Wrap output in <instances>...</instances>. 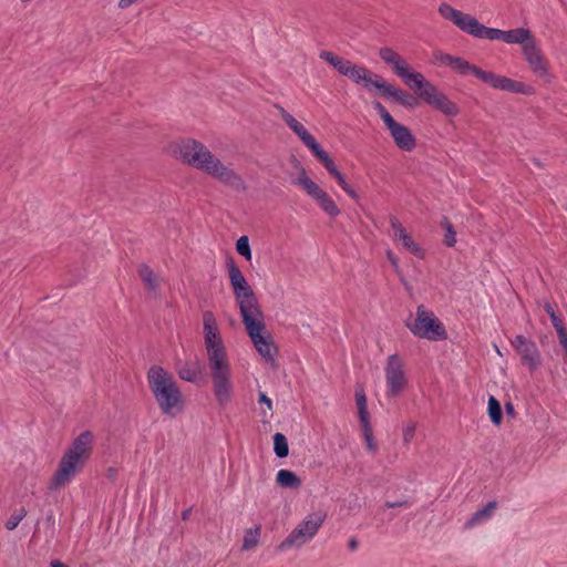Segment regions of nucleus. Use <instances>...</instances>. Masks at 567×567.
Returning a JSON list of instances; mask_svg holds the SVG:
<instances>
[{
    "label": "nucleus",
    "instance_id": "1",
    "mask_svg": "<svg viewBox=\"0 0 567 567\" xmlns=\"http://www.w3.org/2000/svg\"><path fill=\"white\" fill-rule=\"evenodd\" d=\"M226 266L228 269L229 284L238 303L246 332L258 353L266 359V361L272 362L278 349L270 333L266 330L265 313L260 308L258 298L231 255H227Z\"/></svg>",
    "mask_w": 567,
    "mask_h": 567
},
{
    "label": "nucleus",
    "instance_id": "2",
    "mask_svg": "<svg viewBox=\"0 0 567 567\" xmlns=\"http://www.w3.org/2000/svg\"><path fill=\"white\" fill-rule=\"evenodd\" d=\"M204 339L208 354V364L214 385V394L220 406H225L233 394L230 367L215 316L212 311L203 313Z\"/></svg>",
    "mask_w": 567,
    "mask_h": 567
},
{
    "label": "nucleus",
    "instance_id": "3",
    "mask_svg": "<svg viewBox=\"0 0 567 567\" xmlns=\"http://www.w3.org/2000/svg\"><path fill=\"white\" fill-rule=\"evenodd\" d=\"M173 153L184 163L205 172L235 190L247 189L241 176L225 166L202 142L183 138L174 145Z\"/></svg>",
    "mask_w": 567,
    "mask_h": 567
},
{
    "label": "nucleus",
    "instance_id": "4",
    "mask_svg": "<svg viewBox=\"0 0 567 567\" xmlns=\"http://www.w3.org/2000/svg\"><path fill=\"white\" fill-rule=\"evenodd\" d=\"M433 58L435 61L450 66L460 75L472 74L495 90L523 95H533L536 92L535 87L529 84L513 80L504 75H499L492 71L483 70L482 68L470 63L467 60L461 56H454L442 51H435L433 53Z\"/></svg>",
    "mask_w": 567,
    "mask_h": 567
},
{
    "label": "nucleus",
    "instance_id": "5",
    "mask_svg": "<svg viewBox=\"0 0 567 567\" xmlns=\"http://www.w3.org/2000/svg\"><path fill=\"white\" fill-rule=\"evenodd\" d=\"M94 434L86 430L80 433L62 455L58 468L49 483L50 491L62 488L85 467L93 454Z\"/></svg>",
    "mask_w": 567,
    "mask_h": 567
},
{
    "label": "nucleus",
    "instance_id": "6",
    "mask_svg": "<svg viewBox=\"0 0 567 567\" xmlns=\"http://www.w3.org/2000/svg\"><path fill=\"white\" fill-rule=\"evenodd\" d=\"M148 388L163 414L176 417L184 411V395L173 374L162 365H151L147 373Z\"/></svg>",
    "mask_w": 567,
    "mask_h": 567
},
{
    "label": "nucleus",
    "instance_id": "7",
    "mask_svg": "<svg viewBox=\"0 0 567 567\" xmlns=\"http://www.w3.org/2000/svg\"><path fill=\"white\" fill-rule=\"evenodd\" d=\"M406 326L414 336L422 339H429L431 341H443L447 339L444 324L433 311L426 310L423 305L416 308V318L413 322H408Z\"/></svg>",
    "mask_w": 567,
    "mask_h": 567
},
{
    "label": "nucleus",
    "instance_id": "8",
    "mask_svg": "<svg viewBox=\"0 0 567 567\" xmlns=\"http://www.w3.org/2000/svg\"><path fill=\"white\" fill-rule=\"evenodd\" d=\"M372 105L389 130L396 147L404 152H412L416 146V138L411 130L396 122L380 101L374 100Z\"/></svg>",
    "mask_w": 567,
    "mask_h": 567
},
{
    "label": "nucleus",
    "instance_id": "9",
    "mask_svg": "<svg viewBox=\"0 0 567 567\" xmlns=\"http://www.w3.org/2000/svg\"><path fill=\"white\" fill-rule=\"evenodd\" d=\"M320 58L333 66L341 75L347 76L355 84L363 85L372 72L363 65L354 64L331 51H322Z\"/></svg>",
    "mask_w": 567,
    "mask_h": 567
},
{
    "label": "nucleus",
    "instance_id": "10",
    "mask_svg": "<svg viewBox=\"0 0 567 567\" xmlns=\"http://www.w3.org/2000/svg\"><path fill=\"white\" fill-rule=\"evenodd\" d=\"M476 39H487V40H501L508 44H520L522 49L535 37L532 31L526 28H516L507 31L488 28L484 24H480V28L476 33Z\"/></svg>",
    "mask_w": 567,
    "mask_h": 567
},
{
    "label": "nucleus",
    "instance_id": "11",
    "mask_svg": "<svg viewBox=\"0 0 567 567\" xmlns=\"http://www.w3.org/2000/svg\"><path fill=\"white\" fill-rule=\"evenodd\" d=\"M403 361L398 353L389 355L385 365L389 398H396L408 385Z\"/></svg>",
    "mask_w": 567,
    "mask_h": 567
},
{
    "label": "nucleus",
    "instance_id": "12",
    "mask_svg": "<svg viewBox=\"0 0 567 567\" xmlns=\"http://www.w3.org/2000/svg\"><path fill=\"white\" fill-rule=\"evenodd\" d=\"M439 13L444 19L452 21L463 32L476 37L481 22L475 17L453 8L446 2L440 4Z\"/></svg>",
    "mask_w": 567,
    "mask_h": 567
},
{
    "label": "nucleus",
    "instance_id": "13",
    "mask_svg": "<svg viewBox=\"0 0 567 567\" xmlns=\"http://www.w3.org/2000/svg\"><path fill=\"white\" fill-rule=\"evenodd\" d=\"M355 403L358 408L359 421L362 427V434L367 444V450L377 453L378 444L374 441L373 431L370 422V413L367 405V395L361 385L355 388Z\"/></svg>",
    "mask_w": 567,
    "mask_h": 567
},
{
    "label": "nucleus",
    "instance_id": "14",
    "mask_svg": "<svg viewBox=\"0 0 567 567\" xmlns=\"http://www.w3.org/2000/svg\"><path fill=\"white\" fill-rule=\"evenodd\" d=\"M512 346L519 354L522 364L526 365L529 371L533 372L542 365L540 352L533 340L518 334L512 340Z\"/></svg>",
    "mask_w": 567,
    "mask_h": 567
},
{
    "label": "nucleus",
    "instance_id": "15",
    "mask_svg": "<svg viewBox=\"0 0 567 567\" xmlns=\"http://www.w3.org/2000/svg\"><path fill=\"white\" fill-rule=\"evenodd\" d=\"M302 189L310 196L318 206L330 217H337L340 215V209L331 198V196L323 190L317 183H315L310 177H306L301 179Z\"/></svg>",
    "mask_w": 567,
    "mask_h": 567
},
{
    "label": "nucleus",
    "instance_id": "16",
    "mask_svg": "<svg viewBox=\"0 0 567 567\" xmlns=\"http://www.w3.org/2000/svg\"><path fill=\"white\" fill-rule=\"evenodd\" d=\"M432 90L433 91H424L422 93V95H424L422 100L424 103L440 111L445 116L454 117L460 114L461 110L455 102L451 101L446 94L439 91L435 85Z\"/></svg>",
    "mask_w": 567,
    "mask_h": 567
},
{
    "label": "nucleus",
    "instance_id": "17",
    "mask_svg": "<svg viewBox=\"0 0 567 567\" xmlns=\"http://www.w3.org/2000/svg\"><path fill=\"white\" fill-rule=\"evenodd\" d=\"M522 50H523L525 60L527 61L530 70L535 74H537L539 76L547 74V71H548L547 64L540 53V50L538 49V47L536 44L535 38L533 40H530L529 42H527V44L524 45V48Z\"/></svg>",
    "mask_w": 567,
    "mask_h": 567
},
{
    "label": "nucleus",
    "instance_id": "18",
    "mask_svg": "<svg viewBox=\"0 0 567 567\" xmlns=\"http://www.w3.org/2000/svg\"><path fill=\"white\" fill-rule=\"evenodd\" d=\"M402 80L415 92L420 100L424 99V95H422L424 91H433L432 87L434 84L427 81L422 73L416 72L413 69H410Z\"/></svg>",
    "mask_w": 567,
    "mask_h": 567
},
{
    "label": "nucleus",
    "instance_id": "19",
    "mask_svg": "<svg viewBox=\"0 0 567 567\" xmlns=\"http://www.w3.org/2000/svg\"><path fill=\"white\" fill-rule=\"evenodd\" d=\"M203 364L199 360L186 361L183 365L177 368L178 377L190 383H198L202 380Z\"/></svg>",
    "mask_w": 567,
    "mask_h": 567
},
{
    "label": "nucleus",
    "instance_id": "20",
    "mask_svg": "<svg viewBox=\"0 0 567 567\" xmlns=\"http://www.w3.org/2000/svg\"><path fill=\"white\" fill-rule=\"evenodd\" d=\"M369 92H375L384 99H390L393 85L388 83L381 75L373 73L368 76L362 85Z\"/></svg>",
    "mask_w": 567,
    "mask_h": 567
},
{
    "label": "nucleus",
    "instance_id": "21",
    "mask_svg": "<svg viewBox=\"0 0 567 567\" xmlns=\"http://www.w3.org/2000/svg\"><path fill=\"white\" fill-rule=\"evenodd\" d=\"M276 482L282 488L298 489L301 486L300 477L291 470H279Z\"/></svg>",
    "mask_w": 567,
    "mask_h": 567
},
{
    "label": "nucleus",
    "instance_id": "22",
    "mask_svg": "<svg viewBox=\"0 0 567 567\" xmlns=\"http://www.w3.org/2000/svg\"><path fill=\"white\" fill-rule=\"evenodd\" d=\"M310 537L306 533V529H303L301 526H298L295 528L285 540L281 542L279 545V549L284 550L292 546H301L305 544Z\"/></svg>",
    "mask_w": 567,
    "mask_h": 567
},
{
    "label": "nucleus",
    "instance_id": "23",
    "mask_svg": "<svg viewBox=\"0 0 567 567\" xmlns=\"http://www.w3.org/2000/svg\"><path fill=\"white\" fill-rule=\"evenodd\" d=\"M390 97L393 99L394 102L401 104L402 106L406 109H414L419 105V99L417 95L414 96L402 89L393 86Z\"/></svg>",
    "mask_w": 567,
    "mask_h": 567
},
{
    "label": "nucleus",
    "instance_id": "24",
    "mask_svg": "<svg viewBox=\"0 0 567 567\" xmlns=\"http://www.w3.org/2000/svg\"><path fill=\"white\" fill-rule=\"evenodd\" d=\"M308 148L328 172L337 167L331 156L321 147L317 140Z\"/></svg>",
    "mask_w": 567,
    "mask_h": 567
},
{
    "label": "nucleus",
    "instance_id": "25",
    "mask_svg": "<svg viewBox=\"0 0 567 567\" xmlns=\"http://www.w3.org/2000/svg\"><path fill=\"white\" fill-rule=\"evenodd\" d=\"M308 148L328 172L337 167L331 156L321 147L317 140Z\"/></svg>",
    "mask_w": 567,
    "mask_h": 567
},
{
    "label": "nucleus",
    "instance_id": "26",
    "mask_svg": "<svg viewBox=\"0 0 567 567\" xmlns=\"http://www.w3.org/2000/svg\"><path fill=\"white\" fill-rule=\"evenodd\" d=\"M324 518H326V514L322 513V512H317V513H313V514H310L303 522L302 524L300 525L303 529H306V533L308 534V536L311 538L316 533L317 530L319 529V527L322 525V523L324 522Z\"/></svg>",
    "mask_w": 567,
    "mask_h": 567
},
{
    "label": "nucleus",
    "instance_id": "27",
    "mask_svg": "<svg viewBox=\"0 0 567 567\" xmlns=\"http://www.w3.org/2000/svg\"><path fill=\"white\" fill-rule=\"evenodd\" d=\"M137 272L140 278L145 284L147 290L154 291L158 288L157 277L148 265L141 264L138 266Z\"/></svg>",
    "mask_w": 567,
    "mask_h": 567
},
{
    "label": "nucleus",
    "instance_id": "28",
    "mask_svg": "<svg viewBox=\"0 0 567 567\" xmlns=\"http://www.w3.org/2000/svg\"><path fill=\"white\" fill-rule=\"evenodd\" d=\"M487 414L489 416L491 422L495 426H499L502 424V422H503L502 404L494 395H491L488 398Z\"/></svg>",
    "mask_w": 567,
    "mask_h": 567
},
{
    "label": "nucleus",
    "instance_id": "29",
    "mask_svg": "<svg viewBox=\"0 0 567 567\" xmlns=\"http://www.w3.org/2000/svg\"><path fill=\"white\" fill-rule=\"evenodd\" d=\"M274 440V452L277 457L285 458L289 454V445L287 437L280 433L276 432L272 436Z\"/></svg>",
    "mask_w": 567,
    "mask_h": 567
},
{
    "label": "nucleus",
    "instance_id": "30",
    "mask_svg": "<svg viewBox=\"0 0 567 567\" xmlns=\"http://www.w3.org/2000/svg\"><path fill=\"white\" fill-rule=\"evenodd\" d=\"M260 526H256L254 528H248L245 530L241 546L243 550H250L258 545L260 538Z\"/></svg>",
    "mask_w": 567,
    "mask_h": 567
},
{
    "label": "nucleus",
    "instance_id": "31",
    "mask_svg": "<svg viewBox=\"0 0 567 567\" xmlns=\"http://www.w3.org/2000/svg\"><path fill=\"white\" fill-rule=\"evenodd\" d=\"M287 126L301 140V142L307 147L316 141V138L297 120H295Z\"/></svg>",
    "mask_w": 567,
    "mask_h": 567
},
{
    "label": "nucleus",
    "instance_id": "32",
    "mask_svg": "<svg viewBox=\"0 0 567 567\" xmlns=\"http://www.w3.org/2000/svg\"><path fill=\"white\" fill-rule=\"evenodd\" d=\"M402 243V246L412 255H414L417 258L423 259L425 256L424 249L414 241L413 237L410 234H406L402 236L399 239Z\"/></svg>",
    "mask_w": 567,
    "mask_h": 567
},
{
    "label": "nucleus",
    "instance_id": "33",
    "mask_svg": "<svg viewBox=\"0 0 567 567\" xmlns=\"http://www.w3.org/2000/svg\"><path fill=\"white\" fill-rule=\"evenodd\" d=\"M28 512L25 507L21 506L19 508H16L11 516L7 519L4 523V527L8 530H13L18 527L20 522L27 516Z\"/></svg>",
    "mask_w": 567,
    "mask_h": 567
},
{
    "label": "nucleus",
    "instance_id": "34",
    "mask_svg": "<svg viewBox=\"0 0 567 567\" xmlns=\"http://www.w3.org/2000/svg\"><path fill=\"white\" fill-rule=\"evenodd\" d=\"M441 225L446 230L443 243L447 247H453L456 243V231L454 229V226L452 225L447 217H443Z\"/></svg>",
    "mask_w": 567,
    "mask_h": 567
},
{
    "label": "nucleus",
    "instance_id": "35",
    "mask_svg": "<svg viewBox=\"0 0 567 567\" xmlns=\"http://www.w3.org/2000/svg\"><path fill=\"white\" fill-rule=\"evenodd\" d=\"M386 258H388L389 262L391 264V266L393 267V270H394L395 275L400 278V281L404 285V287L406 289H410L409 282L406 281V279H405V277L403 275V271L400 268L399 258L390 249L386 250Z\"/></svg>",
    "mask_w": 567,
    "mask_h": 567
},
{
    "label": "nucleus",
    "instance_id": "36",
    "mask_svg": "<svg viewBox=\"0 0 567 567\" xmlns=\"http://www.w3.org/2000/svg\"><path fill=\"white\" fill-rule=\"evenodd\" d=\"M497 507V503L495 501L488 502L485 506H483L481 509L475 512L470 520L471 524L481 522L482 519H485L491 516L492 511Z\"/></svg>",
    "mask_w": 567,
    "mask_h": 567
},
{
    "label": "nucleus",
    "instance_id": "37",
    "mask_svg": "<svg viewBox=\"0 0 567 567\" xmlns=\"http://www.w3.org/2000/svg\"><path fill=\"white\" fill-rule=\"evenodd\" d=\"M236 251L243 256L246 260H251V249L249 238L247 236H240L236 241Z\"/></svg>",
    "mask_w": 567,
    "mask_h": 567
},
{
    "label": "nucleus",
    "instance_id": "38",
    "mask_svg": "<svg viewBox=\"0 0 567 567\" xmlns=\"http://www.w3.org/2000/svg\"><path fill=\"white\" fill-rule=\"evenodd\" d=\"M290 164L299 172V176L297 179L293 181V184L300 186L302 188V182L301 179L309 177L307 174V171L302 166L301 162L297 158L296 155L291 154L289 158Z\"/></svg>",
    "mask_w": 567,
    "mask_h": 567
},
{
    "label": "nucleus",
    "instance_id": "39",
    "mask_svg": "<svg viewBox=\"0 0 567 567\" xmlns=\"http://www.w3.org/2000/svg\"><path fill=\"white\" fill-rule=\"evenodd\" d=\"M391 66L393 72L401 79H403L406 72L411 69V66L401 55L399 56V59H395V62H393Z\"/></svg>",
    "mask_w": 567,
    "mask_h": 567
},
{
    "label": "nucleus",
    "instance_id": "40",
    "mask_svg": "<svg viewBox=\"0 0 567 567\" xmlns=\"http://www.w3.org/2000/svg\"><path fill=\"white\" fill-rule=\"evenodd\" d=\"M379 56L383 60L384 63L391 65L393 62H395V59H399L400 54L396 53L393 49L384 47L379 50Z\"/></svg>",
    "mask_w": 567,
    "mask_h": 567
},
{
    "label": "nucleus",
    "instance_id": "41",
    "mask_svg": "<svg viewBox=\"0 0 567 567\" xmlns=\"http://www.w3.org/2000/svg\"><path fill=\"white\" fill-rule=\"evenodd\" d=\"M338 185L348 194L349 197L357 200L359 195L354 190V188L347 182L346 176L342 174L339 178L336 179Z\"/></svg>",
    "mask_w": 567,
    "mask_h": 567
},
{
    "label": "nucleus",
    "instance_id": "42",
    "mask_svg": "<svg viewBox=\"0 0 567 567\" xmlns=\"http://www.w3.org/2000/svg\"><path fill=\"white\" fill-rule=\"evenodd\" d=\"M390 224L393 229V237L394 239L399 240L402 236L406 235V230L403 227V225L399 221V219L395 216L390 217Z\"/></svg>",
    "mask_w": 567,
    "mask_h": 567
},
{
    "label": "nucleus",
    "instance_id": "43",
    "mask_svg": "<svg viewBox=\"0 0 567 567\" xmlns=\"http://www.w3.org/2000/svg\"><path fill=\"white\" fill-rule=\"evenodd\" d=\"M545 312L549 316L553 326L561 323V319L556 315L554 306L550 302H546L544 306Z\"/></svg>",
    "mask_w": 567,
    "mask_h": 567
},
{
    "label": "nucleus",
    "instance_id": "44",
    "mask_svg": "<svg viewBox=\"0 0 567 567\" xmlns=\"http://www.w3.org/2000/svg\"><path fill=\"white\" fill-rule=\"evenodd\" d=\"M415 430H416V426L414 423L409 424L404 427V430H403L404 444H409L413 440V437L415 435Z\"/></svg>",
    "mask_w": 567,
    "mask_h": 567
},
{
    "label": "nucleus",
    "instance_id": "45",
    "mask_svg": "<svg viewBox=\"0 0 567 567\" xmlns=\"http://www.w3.org/2000/svg\"><path fill=\"white\" fill-rule=\"evenodd\" d=\"M258 402L261 404V405H266L267 409L269 411H271L272 409V401L267 396L266 393L264 392H259V395H258Z\"/></svg>",
    "mask_w": 567,
    "mask_h": 567
},
{
    "label": "nucleus",
    "instance_id": "46",
    "mask_svg": "<svg viewBox=\"0 0 567 567\" xmlns=\"http://www.w3.org/2000/svg\"><path fill=\"white\" fill-rule=\"evenodd\" d=\"M505 413L509 419H515L517 415L514 404L511 401L505 402Z\"/></svg>",
    "mask_w": 567,
    "mask_h": 567
},
{
    "label": "nucleus",
    "instance_id": "47",
    "mask_svg": "<svg viewBox=\"0 0 567 567\" xmlns=\"http://www.w3.org/2000/svg\"><path fill=\"white\" fill-rule=\"evenodd\" d=\"M105 476L111 481V482H114L117 477V468L115 467H107L106 468V472H105Z\"/></svg>",
    "mask_w": 567,
    "mask_h": 567
},
{
    "label": "nucleus",
    "instance_id": "48",
    "mask_svg": "<svg viewBox=\"0 0 567 567\" xmlns=\"http://www.w3.org/2000/svg\"><path fill=\"white\" fill-rule=\"evenodd\" d=\"M408 504V501L404 499V501H400V502H386L385 503V507L386 508H396V507H401V506H404Z\"/></svg>",
    "mask_w": 567,
    "mask_h": 567
},
{
    "label": "nucleus",
    "instance_id": "49",
    "mask_svg": "<svg viewBox=\"0 0 567 567\" xmlns=\"http://www.w3.org/2000/svg\"><path fill=\"white\" fill-rule=\"evenodd\" d=\"M554 328L556 329L558 338L567 333L564 322L554 326Z\"/></svg>",
    "mask_w": 567,
    "mask_h": 567
},
{
    "label": "nucleus",
    "instance_id": "50",
    "mask_svg": "<svg viewBox=\"0 0 567 567\" xmlns=\"http://www.w3.org/2000/svg\"><path fill=\"white\" fill-rule=\"evenodd\" d=\"M359 546V542L357 540L355 537H351L348 542V547L350 550H355Z\"/></svg>",
    "mask_w": 567,
    "mask_h": 567
},
{
    "label": "nucleus",
    "instance_id": "51",
    "mask_svg": "<svg viewBox=\"0 0 567 567\" xmlns=\"http://www.w3.org/2000/svg\"><path fill=\"white\" fill-rule=\"evenodd\" d=\"M136 1L137 0H120L118 7L122 9H125V8H128L130 6H132L133 3H135Z\"/></svg>",
    "mask_w": 567,
    "mask_h": 567
},
{
    "label": "nucleus",
    "instance_id": "52",
    "mask_svg": "<svg viewBox=\"0 0 567 567\" xmlns=\"http://www.w3.org/2000/svg\"><path fill=\"white\" fill-rule=\"evenodd\" d=\"M193 507H188L182 512V519L187 520L192 514Z\"/></svg>",
    "mask_w": 567,
    "mask_h": 567
},
{
    "label": "nucleus",
    "instance_id": "53",
    "mask_svg": "<svg viewBox=\"0 0 567 567\" xmlns=\"http://www.w3.org/2000/svg\"><path fill=\"white\" fill-rule=\"evenodd\" d=\"M296 118L290 114V113H286L284 114V118L282 121L289 125L291 122H293Z\"/></svg>",
    "mask_w": 567,
    "mask_h": 567
},
{
    "label": "nucleus",
    "instance_id": "54",
    "mask_svg": "<svg viewBox=\"0 0 567 567\" xmlns=\"http://www.w3.org/2000/svg\"><path fill=\"white\" fill-rule=\"evenodd\" d=\"M334 179L339 178L342 173L338 169V167L328 172Z\"/></svg>",
    "mask_w": 567,
    "mask_h": 567
},
{
    "label": "nucleus",
    "instance_id": "55",
    "mask_svg": "<svg viewBox=\"0 0 567 567\" xmlns=\"http://www.w3.org/2000/svg\"><path fill=\"white\" fill-rule=\"evenodd\" d=\"M334 179L339 178L342 173L338 169V167L328 172Z\"/></svg>",
    "mask_w": 567,
    "mask_h": 567
},
{
    "label": "nucleus",
    "instance_id": "56",
    "mask_svg": "<svg viewBox=\"0 0 567 567\" xmlns=\"http://www.w3.org/2000/svg\"><path fill=\"white\" fill-rule=\"evenodd\" d=\"M51 567H69V566L65 565L64 563L60 561V560H53L51 563Z\"/></svg>",
    "mask_w": 567,
    "mask_h": 567
},
{
    "label": "nucleus",
    "instance_id": "57",
    "mask_svg": "<svg viewBox=\"0 0 567 567\" xmlns=\"http://www.w3.org/2000/svg\"><path fill=\"white\" fill-rule=\"evenodd\" d=\"M532 162H533L537 167H540V168H543V167H544L543 163H542L537 157H533V158H532Z\"/></svg>",
    "mask_w": 567,
    "mask_h": 567
},
{
    "label": "nucleus",
    "instance_id": "58",
    "mask_svg": "<svg viewBox=\"0 0 567 567\" xmlns=\"http://www.w3.org/2000/svg\"><path fill=\"white\" fill-rule=\"evenodd\" d=\"M276 107L278 109V111H279V113H280L281 118H284V114L289 113V112H288V111H286L282 106H280V105H278V104L276 105Z\"/></svg>",
    "mask_w": 567,
    "mask_h": 567
},
{
    "label": "nucleus",
    "instance_id": "59",
    "mask_svg": "<svg viewBox=\"0 0 567 567\" xmlns=\"http://www.w3.org/2000/svg\"><path fill=\"white\" fill-rule=\"evenodd\" d=\"M558 339H559L560 344L566 343L567 342V333L561 336V337H559Z\"/></svg>",
    "mask_w": 567,
    "mask_h": 567
},
{
    "label": "nucleus",
    "instance_id": "60",
    "mask_svg": "<svg viewBox=\"0 0 567 567\" xmlns=\"http://www.w3.org/2000/svg\"><path fill=\"white\" fill-rule=\"evenodd\" d=\"M47 520H48V522L53 520V515H52V513H50V514L47 516Z\"/></svg>",
    "mask_w": 567,
    "mask_h": 567
},
{
    "label": "nucleus",
    "instance_id": "61",
    "mask_svg": "<svg viewBox=\"0 0 567 567\" xmlns=\"http://www.w3.org/2000/svg\"><path fill=\"white\" fill-rule=\"evenodd\" d=\"M563 349L565 350V353H566V358H567V342L561 344Z\"/></svg>",
    "mask_w": 567,
    "mask_h": 567
}]
</instances>
